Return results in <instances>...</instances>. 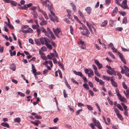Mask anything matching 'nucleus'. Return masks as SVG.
Returning a JSON list of instances; mask_svg holds the SVG:
<instances>
[{
    "label": "nucleus",
    "instance_id": "f257e3e1",
    "mask_svg": "<svg viewBox=\"0 0 129 129\" xmlns=\"http://www.w3.org/2000/svg\"><path fill=\"white\" fill-rule=\"evenodd\" d=\"M45 6L47 7L48 9L50 11L51 15L49 14L50 19L54 22L55 21V20L56 22H58V20L57 17L55 15L54 13L51 10L52 8L51 4H50V5L49 4L48 5L46 4Z\"/></svg>",
    "mask_w": 129,
    "mask_h": 129
},
{
    "label": "nucleus",
    "instance_id": "f03ea898",
    "mask_svg": "<svg viewBox=\"0 0 129 129\" xmlns=\"http://www.w3.org/2000/svg\"><path fill=\"white\" fill-rule=\"evenodd\" d=\"M92 121L94 123L95 125L99 129H102V127L100 122L98 121H97L95 119L93 118L92 119Z\"/></svg>",
    "mask_w": 129,
    "mask_h": 129
},
{
    "label": "nucleus",
    "instance_id": "7ed1b4c3",
    "mask_svg": "<svg viewBox=\"0 0 129 129\" xmlns=\"http://www.w3.org/2000/svg\"><path fill=\"white\" fill-rule=\"evenodd\" d=\"M120 6L124 9H128V7L127 4V0H124L122 4H121V5Z\"/></svg>",
    "mask_w": 129,
    "mask_h": 129
},
{
    "label": "nucleus",
    "instance_id": "20e7f679",
    "mask_svg": "<svg viewBox=\"0 0 129 129\" xmlns=\"http://www.w3.org/2000/svg\"><path fill=\"white\" fill-rule=\"evenodd\" d=\"M53 31L55 35L58 38H59V36L58 34L59 33L60 31V28H57L56 29L53 28Z\"/></svg>",
    "mask_w": 129,
    "mask_h": 129
},
{
    "label": "nucleus",
    "instance_id": "39448f33",
    "mask_svg": "<svg viewBox=\"0 0 129 129\" xmlns=\"http://www.w3.org/2000/svg\"><path fill=\"white\" fill-rule=\"evenodd\" d=\"M94 60L95 63L98 67L99 69H100L102 68V64L100 63L99 61L96 59H94Z\"/></svg>",
    "mask_w": 129,
    "mask_h": 129
},
{
    "label": "nucleus",
    "instance_id": "423d86ee",
    "mask_svg": "<svg viewBox=\"0 0 129 129\" xmlns=\"http://www.w3.org/2000/svg\"><path fill=\"white\" fill-rule=\"evenodd\" d=\"M118 54L122 61L125 64H126V62L123 54L122 53H120L119 52H118Z\"/></svg>",
    "mask_w": 129,
    "mask_h": 129
},
{
    "label": "nucleus",
    "instance_id": "0eeeda50",
    "mask_svg": "<svg viewBox=\"0 0 129 129\" xmlns=\"http://www.w3.org/2000/svg\"><path fill=\"white\" fill-rule=\"evenodd\" d=\"M41 44L42 45L45 44L47 42V39L46 38H42L39 39Z\"/></svg>",
    "mask_w": 129,
    "mask_h": 129
},
{
    "label": "nucleus",
    "instance_id": "6e6552de",
    "mask_svg": "<svg viewBox=\"0 0 129 129\" xmlns=\"http://www.w3.org/2000/svg\"><path fill=\"white\" fill-rule=\"evenodd\" d=\"M117 96L119 100L122 102H126V99L123 96L122 97L120 93H117Z\"/></svg>",
    "mask_w": 129,
    "mask_h": 129
},
{
    "label": "nucleus",
    "instance_id": "1a4fd4ad",
    "mask_svg": "<svg viewBox=\"0 0 129 129\" xmlns=\"http://www.w3.org/2000/svg\"><path fill=\"white\" fill-rule=\"evenodd\" d=\"M47 31L48 32V33L49 34H50L52 38L53 39H55V37L53 33L50 30V29L48 27H47Z\"/></svg>",
    "mask_w": 129,
    "mask_h": 129
},
{
    "label": "nucleus",
    "instance_id": "9d476101",
    "mask_svg": "<svg viewBox=\"0 0 129 129\" xmlns=\"http://www.w3.org/2000/svg\"><path fill=\"white\" fill-rule=\"evenodd\" d=\"M41 30L43 33H45V36L48 37H49L50 36L49 34L48 33V32L47 30L46 31L45 28L43 27L41 28Z\"/></svg>",
    "mask_w": 129,
    "mask_h": 129
},
{
    "label": "nucleus",
    "instance_id": "9b49d317",
    "mask_svg": "<svg viewBox=\"0 0 129 129\" xmlns=\"http://www.w3.org/2000/svg\"><path fill=\"white\" fill-rule=\"evenodd\" d=\"M42 21L40 23V24L42 26L45 25L47 24V21H46L45 20L43 17H42Z\"/></svg>",
    "mask_w": 129,
    "mask_h": 129
},
{
    "label": "nucleus",
    "instance_id": "f8f14e48",
    "mask_svg": "<svg viewBox=\"0 0 129 129\" xmlns=\"http://www.w3.org/2000/svg\"><path fill=\"white\" fill-rule=\"evenodd\" d=\"M73 72L74 73L75 75H78L81 77L83 75L82 73L80 72H76L75 70H74Z\"/></svg>",
    "mask_w": 129,
    "mask_h": 129
},
{
    "label": "nucleus",
    "instance_id": "ddd939ff",
    "mask_svg": "<svg viewBox=\"0 0 129 129\" xmlns=\"http://www.w3.org/2000/svg\"><path fill=\"white\" fill-rule=\"evenodd\" d=\"M91 9L90 7H88L85 8V10L86 12L89 14H90L91 11Z\"/></svg>",
    "mask_w": 129,
    "mask_h": 129
},
{
    "label": "nucleus",
    "instance_id": "4468645a",
    "mask_svg": "<svg viewBox=\"0 0 129 129\" xmlns=\"http://www.w3.org/2000/svg\"><path fill=\"white\" fill-rule=\"evenodd\" d=\"M31 66L33 72L34 73L35 77H36V72L37 71L35 69V66L33 64H31Z\"/></svg>",
    "mask_w": 129,
    "mask_h": 129
},
{
    "label": "nucleus",
    "instance_id": "2eb2a0df",
    "mask_svg": "<svg viewBox=\"0 0 129 129\" xmlns=\"http://www.w3.org/2000/svg\"><path fill=\"white\" fill-rule=\"evenodd\" d=\"M41 13L44 16L46 20H47L48 19V17L47 14L44 11H41Z\"/></svg>",
    "mask_w": 129,
    "mask_h": 129
},
{
    "label": "nucleus",
    "instance_id": "dca6fc26",
    "mask_svg": "<svg viewBox=\"0 0 129 129\" xmlns=\"http://www.w3.org/2000/svg\"><path fill=\"white\" fill-rule=\"evenodd\" d=\"M32 14L33 15L34 18H36L37 17L38 15L35 11H33L32 12Z\"/></svg>",
    "mask_w": 129,
    "mask_h": 129
},
{
    "label": "nucleus",
    "instance_id": "f3484780",
    "mask_svg": "<svg viewBox=\"0 0 129 129\" xmlns=\"http://www.w3.org/2000/svg\"><path fill=\"white\" fill-rule=\"evenodd\" d=\"M108 22L107 21V20H105L104 21V22H102V24H101V27H105L106 26L107 23Z\"/></svg>",
    "mask_w": 129,
    "mask_h": 129
},
{
    "label": "nucleus",
    "instance_id": "a211bd4d",
    "mask_svg": "<svg viewBox=\"0 0 129 129\" xmlns=\"http://www.w3.org/2000/svg\"><path fill=\"white\" fill-rule=\"evenodd\" d=\"M111 82L112 85L115 87H117V85L116 83L114 81H113L112 80H111Z\"/></svg>",
    "mask_w": 129,
    "mask_h": 129
},
{
    "label": "nucleus",
    "instance_id": "6ab92c4d",
    "mask_svg": "<svg viewBox=\"0 0 129 129\" xmlns=\"http://www.w3.org/2000/svg\"><path fill=\"white\" fill-rule=\"evenodd\" d=\"M67 13H68L67 16L70 19H71L72 18V17L71 16V11L68 10H67Z\"/></svg>",
    "mask_w": 129,
    "mask_h": 129
},
{
    "label": "nucleus",
    "instance_id": "aec40b11",
    "mask_svg": "<svg viewBox=\"0 0 129 129\" xmlns=\"http://www.w3.org/2000/svg\"><path fill=\"white\" fill-rule=\"evenodd\" d=\"M45 45L50 50H51L52 49V47L51 45L48 44V42L45 44Z\"/></svg>",
    "mask_w": 129,
    "mask_h": 129
},
{
    "label": "nucleus",
    "instance_id": "412c9836",
    "mask_svg": "<svg viewBox=\"0 0 129 129\" xmlns=\"http://www.w3.org/2000/svg\"><path fill=\"white\" fill-rule=\"evenodd\" d=\"M1 125L7 127V128H9V125L6 122H2L1 123Z\"/></svg>",
    "mask_w": 129,
    "mask_h": 129
},
{
    "label": "nucleus",
    "instance_id": "4be33fe9",
    "mask_svg": "<svg viewBox=\"0 0 129 129\" xmlns=\"http://www.w3.org/2000/svg\"><path fill=\"white\" fill-rule=\"evenodd\" d=\"M9 52L10 53V55L11 56H12L13 55H14L16 54V52L15 51H14L12 52L10 49L9 50Z\"/></svg>",
    "mask_w": 129,
    "mask_h": 129
},
{
    "label": "nucleus",
    "instance_id": "5701e85b",
    "mask_svg": "<svg viewBox=\"0 0 129 129\" xmlns=\"http://www.w3.org/2000/svg\"><path fill=\"white\" fill-rule=\"evenodd\" d=\"M116 106L117 108L120 110H121V111H123V109L119 104H117Z\"/></svg>",
    "mask_w": 129,
    "mask_h": 129
},
{
    "label": "nucleus",
    "instance_id": "b1692460",
    "mask_svg": "<svg viewBox=\"0 0 129 129\" xmlns=\"http://www.w3.org/2000/svg\"><path fill=\"white\" fill-rule=\"evenodd\" d=\"M18 8L21 9H23L27 10V7L26 6V5H24V6H21L20 7H18Z\"/></svg>",
    "mask_w": 129,
    "mask_h": 129
},
{
    "label": "nucleus",
    "instance_id": "393cba45",
    "mask_svg": "<svg viewBox=\"0 0 129 129\" xmlns=\"http://www.w3.org/2000/svg\"><path fill=\"white\" fill-rule=\"evenodd\" d=\"M117 117L119 119L122 121L123 119V118L122 116L119 113L117 114Z\"/></svg>",
    "mask_w": 129,
    "mask_h": 129
},
{
    "label": "nucleus",
    "instance_id": "a878e982",
    "mask_svg": "<svg viewBox=\"0 0 129 129\" xmlns=\"http://www.w3.org/2000/svg\"><path fill=\"white\" fill-rule=\"evenodd\" d=\"M10 4L15 6H16L17 4V3L15 1L11 0Z\"/></svg>",
    "mask_w": 129,
    "mask_h": 129
},
{
    "label": "nucleus",
    "instance_id": "bb28decb",
    "mask_svg": "<svg viewBox=\"0 0 129 129\" xmlns=\"http://www.w3.org/2000/svg\"><path fill=\"white\" fill-rule=\"evenodd\" d=\"M83 87L87 90H88L89 89V87L87 84L86 83L83 84Z\"/></svg>",
    "mask_w": 129,
    "mask_h": 129
},
{
    "label": "nucleus",
    "instance_id": "cd10ccee",
    "mask_svg": "<svg viewBox=\"0 0 129 129\" xmlns=\"http://www.w3.org/2000/svg\"><path fill=\"white\" fill-rule=\"evenodd\" d=\"M86 31V33H85L84 32V31H83L81 32V34L83 35H85V36L86 37H88V35L89 34L88 33V32L87 31Z\"/></svg>",
    "mask_w": 129,
    "mask_h": 129
},
{
    "label": "nucleus",
    "instance_id": "c85d7f7f",
    "mask_svg": "<svg viewBox=\"0 0 129 129\" xmlns=\"http://www.w3.org/2000/svg\"><path fill=\"white\" fill-rule=\"evenodd\" d=\"M35 41L36 44L38 45H40V41L38 39H35Z\"/></svg>",
    "mask_w": 129,
    "mask_h": 129
},
{
    "label": "nucleus",
    "instance_id": "c756f323",
    "mask_svg": "<svg viewBox=\"0 0 129 129\" xmlns=\"http://www.w3.org/2000/svg\"><path fill=\"white\" fill-rule=\"evenodd\" d=\"M70 4L72 6L73 8V9L75 11L76 10V7L75 5V4H73L72 3H71Z\"/></svg>",
    "mask_w": 129,
    "mask_h": 129
},
{
    "label": "nucleus",
    "instance_id": "7c9ffc66",
    "mask_svg": "<svg viewBox=\"0 0 129 129\" xmlns=\"http://www.w3.org/2000/svg\"><path fill=\"white\" fill-rule=\"evenodd\" d=\"M15 67V65L13 64L11 66L10 68L13 71H15L16 69Z\"/></svg>",
    "mask_w": 129,
    "mask_h": 129
},
{
    "label": "nucleus",
    "instance_id": "2f4dec72",
    "mask_svg": "<svg viewBox=\"0 0 129 129\" xmlns=\"http://www.w3.org/2000/svg\"><path fill=\"white\" fill-rule=\"evenodd\" d=\"M98 82L99 83L100 85L102 86H104L105 85L104 82L102 80L100 79V80Z\"/></svg>",
    "mask_w": 129,
    "mask_h": 129
},
{
    "label": "nucleus",
    "instance_id": "473e14b6",
    "mask_svg": "<svg viewBox=\"0 0 129 129\" xmlns=\"http://www.w3.org/2000/svg\"><path fill=\"white\" fill-rule=\"evenodd\" d=\"M121 1L122 0H116L115 1V3L118 5L120 6V5H121V4L120 3L121 2Z\"/></svg>",
    "mask_w": 129,
    "mask_h": 129
},
{
    "label": "nucleus",
    "instance_id": "72a5a7b5",
    "mask_svg": "<svg viewBox=\"0 0 129 129\" xmlns=\"http://www.w3.org/2000/svg\"><path fill=\"white\" fill-rule=\"evenodd\" d=\"M14 121L15 122H19L20 121V118L19 117L16 118L15 119Z\"/></svg>",
    "mask_w": 129,
    "mask_h": 129
},
{
    "label": "nucleus",
    "instance_id": "f704fd0d",
    "mask_svg": "<svg viewBox=\"0 0 129 129\" xmlns=\"http://www.w3.org/2000/svg\"><path fill=\"white\" fill-rule=\"evenodd\" d=\"M82 27L86 31H87L88 33V34H90L87 28L86 27V26L83 24H82Z\"/></svg>",
    "mask_w": 129,
    "mask_h": 129
},
{
    "label": "nucleus",
    "instance_id": "c9c22d12",
    "mask_svg": "<svg viewBox=\"0 0 129 129\" xmlns=\"http://www.w3.org/2000/svg\"><path fill=\"white\" fill-rule=\"evenodd\" d=\"M71 79L73 83L77 85H78L79 84L78 82L76 81L74 78H71Z\"/></svg>",
    "mask_w": 129,
    "mask_h": 129
},
{
    "label": "nucleus",
    "instance_id": "e433bc0d",
    "mask_svg": "<svg viewBox=\"0 0 129 129\" xmlns=\"http://www.w3.org/2000/svg\"><path fill=\"white\" fill-rule=\"evenodd\" d=\"M108 54L112 58H113L115 59V57L114 55L112 54V53L110 52H109L108 53Z\"/></svg>",
    "mask_w": 129,
    "mask_h": 129
},
{
    "label": "nucleus",
    "instance_id": "4c0bfd02",
    "mask_svg": "<svg viewBox=\"0 0 129 129\" xmlns=\"http://www.w3.org/2000/svg\"><path fill=\"white\" fill-rule=\"evenodd\" d=\"M127 21V18L126 17L124 18L123 19L122 23L123 24H126Z\"/></svg>",
    "mask_w": 129,
    "mask_h": 129
},
{
    "label": "nucleus",
    "instance_id": "58836bf2",
    "mask_svg": "<svg viewBox=\"0 0 129 129\" xmlns=\"http://www.w3.org/2000/svg\"><path fill=\"white\" fill-rule=\"evenodd\" d=\"M103 77L106 80H107L108 81L110 80V78L109 77L103 75Z\"/></svg>",
    "mask_w": 129,
    "mask_h": 129
},
{
    "label": "nucleus",
    "instance_id": "ea45409f",
    "mask_svg": "<svg viewBox=\"0 0 129 129\" xmlns=\"http://www.w3.org/2000/svg\"><path fill=\"white\" fill-rule=\"evenodd\" d=\"M6 24L7 25L9 26V27L11 29H14V27L10 23L7 24V23H6Z\"/></svg>",
    "mask_w": 129,
    "mask_h": 129
},
{
    "label": "nucleus",
    "instance_id": "a19ab883",
    "mask_svg": "<svg viewBox=\"0 0 129 129\" xmlns=\"http://www.w3.org/2000/svg\"><path fill=\"white\" fill-rule=\"evenodd\" d=\"M64 21L68 24H70L71 22L67 18H65L64 19Z\"/></svg>",
    "mask_w": 129,
    "mask_h": 129
},
{
    "label": "nucleus",
    "instance_id": "79ce46f5",
    "mask_svg": "<svg viewBox=\"0 0 129 129\" xmlns=\"http://www.w3.org/2000/svg\"><path fill=\"white\" fill-rule=\"evenodd\" d=\"M111 1L110 0H106L105 1V5L106 6L109 5L111 3Z\"/></svg>",
    "mask_w": 129,
    "mask_h": 129
},
{
    "label": "nucleus",
    "instance_id": "37998d69",
    "mask_svg": "<svg viewBox=\"0 0 129 129\" xmlns=\"http://www.w3.org/2000/svg\"><path fill=\"white\" fill-rule=\"evenodd\" d=\"M118 9L117 7H116L113 10V12L114 13H117L118 12Z\"/></svg>",
    "mask_w": 129,
    "mask_h": 129
},
{
    "label": "nucleus",
    "instance_id": "c03bdc74",
    "mask_svg": "<svg viewBox=\"0 0 129 129\" xmlns=\"http://www.w3.org/2000/svg\"><path fill=\"white\" fill-rule=\"evenodd\" d=\"M63 93L64 97L65 98H67L68 97V95L66 93V91L64 89L63 90Z\"/></svg>",
    "mask_w": 129,
    "mask_h": 129
},
{
    "label": "nucleus",
    "instance_id": "a18cd8bd",
    "mask_svg": "<svg viewBox=\"0 0 129 129\" xmlns=\"http://www.w3.org/2000/svg\"><path fill=\"white\" fill-rule=\"evenodd\" d=\"M86 107L89 110H93V108L90 105H87Z\"/></svg>",
    "mask_w": 129,
    "mask_h": 129
},
{
    "label": "nucleus",
    "instance_id": "49530a36",
    "mask_svg": "<svg viewBox=\"0 0 129 129\" xmlns=\"http://www.w3.org/2000/svg\"><path fill=\"white\" fill-rule=\"evenodd\" d=\"M94 73L95 75L98 77H100L101 75L97 71H94Z\"/></svg>",
    "mask_w": 129,
    "mask_h": 129
},
{
    "label": "nucleus",
    "instance_id": "de8ad7c7",
    "mask_svg": "<svg viewBox=\"0 0 129 129\" xmlns=\"http://www.w3.org/2000/svg\"><path fill=\"white\" fill-rule=\"evenodd\" d=\"M114 111L116 113V115L118 114L119 113V111L116 108H114Z\"/></svg>",
    "mask_w": 129,
    "mask_h": 129
},
{
    "label": "nucleus",
    "instance_id": "09e8293b",
    "mask_svg": "<svg viewBox=\"0 0 129 129\" xmlns=\"http://www.w3.org/2000/svg\"><path fill=\"white\" fill-rule=\"evenodd\" d=\"M41 1L43 5H44L45 6L46 4H47V2H48L46 1H44L43 0H41Z\"/></svg>",
    "mask_w": 129,
    "mask_h": 129
},
{
    "label": "nucleus",
    "instance_id": "8fccbe9b",
    "mask_svg": "<svg viewBox=\"0 0 129 129\" xmlns=\"http://www.w3.org/2000/svg\"><path fill=\"white\" fill-rule=\"evenodd\" d=\"M112 72V73L113 74V75H116V72L114 70V68H111V69H110Z\"/></svg>",
    "mask_w": 129,
    "mask_h": 129
},
{
    "label": "nucleus",
    "instance_id": "3c124183",
    "mask_svg": "<svg viewBox=\"0 0 129 129\" xmlns=\"http://www.w3.org/2000/svg\"><path fill=\"white\" fill-rule=\"evenodd\" d=\"M17 93L18 94H19V95H20L21 96L24 97L25 95V94L24 93L20 92H17Z\"/></svg>",
    "mask_w": 129,
    "mask_h": 129
},
{
    "label": "nucleus",
    "instance_id": "603ef678",
    "mask_svg": "<svg viewBox=\"0 0 129 129\" xmlns=\"http://www.w3.org/2000/svg\"><path fill=\"white\" fill-rule=\"evenodd\" d=\"M36 30L37 32L38 35V36L40 34L41 32V30L40 29L38 28H37Z\"/></svg>",
    "mask_w": 129,
    "mask_h": 129
},
{
    "label": "nucleus",
    "instance_id": "864d4df0",
    "mask_svg": "<svg viewBox=\"0 0 129 129\" xmlns=\"http://www.w3.org/2000/svg\"><path fill=\"white\" fill-rule=\"evenodd\" d=\"M70 32L73 35V29L72 25L70 26Z\"/></svg>",
    "mask_w": 129,
    "mask_h": 129
},
{
    "label": "nucleus",
    "instance_id": "5fc2aeb1",
    "mask_svg": "<svg viewBox=\"0 0 129 129\" xmlns=\"http://www.w3.org/2000/svg\"><path fill=\"white\" fill-rule=\"evenodd\" d=\"M35 117L37 119H41L42 118V116L38 115H37L35 116Z\"/></svg>",
    "mask_w": 129,
    "mask_h": 129
},
{
    "label": "nucleus",
    "instance_id": "6e6d98bb",
    "mask_svg": "<svg viewBox=\"0 0 129 129\" xmlns=\"http://www.w3.org/2000/svg\"><path fill=\"white\" fill-rule=\"evenodd\" d=\"M82 111V109H80L77 110L76 113V115H78L79 114L80 112H81Z\"/></svg>",
    "mask_w": 129,
    "mask_h": 129
},
{
    "label": "nucleus",
    "instance_id": "4d7b16f0",
    "mask_svg": "<svg viewBox=\"0 0 129 129\" xmlns=\"http://www.w3.org/2000/svg\"><path fill=\"white\" fill-rule=\"evenodd\" d=\"M89 125L92 129H95V127L93 123H90Z\"/></svg>",
    "mask_w": 129,
    "mask_h": 129
},
{
    "label": "nucleus",
    "instance_id": "13d9d810",
    "mask_svg": "<svg viewBox=\"0 0 129 129\" xmlns=\"http://www.w3.org/2000/svg\"><path fill=\"white\" fill-rule=\"evenodd\" d=\"M81 77L82 78L83 80L86 82H88L87 80L86 79V77L85 76L83 75Z\"/></svg>",
    "mask_w": 129,
    "mask_h": 129
},
{
    "label": "nucleus",
    "instance_id": "bf43d9fd",
    "mask_svg": "<svg viewBox=\"0 0 129 129\" xmlns=\"http://www.w3.org/2000/svg\"><path fill=\"white\" fill-rule=\"evenodd\" d=\"M116 30L118 31H121L123 29L122 27H118L116 28Z\"/></svg>",
    "mask_w": 129,
    "mask_h": 129
},
{
    "label": "nucleus",
    "instance_id": "052dcab7",
    "mask_svg": "<svg viewBox=\"0 0 129 129\" xmlns=\"http://www.w3.org/2000/svg\"><path fill=\"white\" fill-rule=\"evenodd\" d=\"M27 30L28 32V33H33V30L30 28H29Z\"/></svg>",
    "mask_w": 129,
    "mask_h": 129
},
{
    "label": "nucleus",
    "instance_id": "680f3d73",
    "mask_svg": "<svg viewBox=\"0 0 129 129\" xmlns=\"http://www.w3.org/2000/svg\"><path fill=\"white\" fill-rule=\"evenodd\" d=\"M107 72L108 74H109L110 75H112L113 74L112 73V72H111L109 70H107Z\"/></svg>",
    "mask_w": 129,
    "mask_h": 129
},
{
    "label": "nucleus",
    "instance_id": "e2e57ef3",
    "mask_svg": "<svg viewBox=\"0 0 129 129\" xmlns=\"http://www.w3.org/2000/svg\"><path fill=\"white\" fill-rule=\"evenodd\" d=\"M89 73H90V74L91 75H94V74L93 71L91 69H89Z\"/></svg>",
    "mask_w": 129,
    "mask_h": 129
},
{
    "label": "nucleus",
    "instance_id": "0e129e2a",
    "mask_svg": "<svg viewBox=\"0 0 129 129\" xmlns=\"http://www.w3.org/2000/svg\"><path fill=\"white\" fill-rule=\"evenodd\" d=\"M122 85L123 86V88H124L125 89H127V87L126 85L125 84V82H123L122 83Z\"/></svg>",
    "mask_w": 129,
    "mask_h": 129
},
{
    "label": "nucleus",
    "instance_id": "69168bd1",
    "mask_svg": "<svg viewBox=\"0 0 129 129\" xmlns=\"http://www.w3.org/2000/svg\"><path fill=\"white\" fill-rule=\"evenodd\" d=\"M88 84L92 88L93 87V85L91 81H89L88 82Z\"/></svg>",
    "mask_w": 129,
    "mask_h": 129
},
{
    "label": "nucleus",
    "instance_id": "338daca9",
    "mask_svg": "<svg viewBox=\"0 0 129 129\" xmlns=\"http://www.w3.org/2000/svg\"><path fill=\"white\" fill-rule=\"evenodd\" d=\"M92 66L94 71H97L98 69L95 65L93 64Z\"/></svg>",
    "mask_w": 129,
    "mask_h": 129
},
{
    "label": "nucleus",
    "instance_id": "774afa93",
    "mask_svg": "<svg viewBox=\"0 0 129 129\" xmlns=\"http://www.w3.org/2000/svg\"><path fill=\"white\" fill-rule=\"evenodd\" d=\"M123 67L126 71H129V69L126 66H124Z\"/></svg>",
    "mask_w": 129,
    "mask_h": 129
}]
</instances>
